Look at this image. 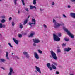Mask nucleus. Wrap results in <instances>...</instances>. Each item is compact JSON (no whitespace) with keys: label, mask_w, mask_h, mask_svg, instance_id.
<instances>
[{"label":"nucleus","mask_w":75,"mask_h":75,"mask_svg":"<svg viewBox=\"0 0 75 75\" xmlns=\"http://www.w3.org/2000/svg\"><path fill=\"white\" fill-rule=\"evenodd\" d=\"M59 68H61V66H59Z\"/></svg>","instance_id":"obj_54"},{"label":"nucleus","mask_w":75,"mask_h":75,"mask_svg":"<svg viewBox=\"0 0 75 75\" xmlns=\"http://www.w3.org/2000/svg\"><path fill=\"white\" fill-rule=\"evenodd\" d=\"M17 0H13L14 4L15 5H17Z\"/></svg>","instance_id":"obj_23"},{"label":"nucleus","mask_w":75,"mask_h":75,"mask_svg":"<svg viewBox=\"0 0 75 75\" xmlns=\"http://www.w3.org/2000/svg\"><path fill=\"white\" fill-rule=\"evenodd\" d=\"M57 48H59V47H58Z\"/></svg>","instance_id":"obj_59"},{"label":"nucleus","mask_w":75,"mask_h":75,"mask_svg":"<svg viewBox=\"0 0 75 75\" xmlns=\"http://www.w3.org/2000/svg\"><path fill=\"white\" fill-rule=\"evenodd\" d=\"M63 16L65 18H66V17H67V16H65V14H63Z\"/></svg>","instance_id":"obj_46"},{"label":"nucleus","mask_w":75,"mask_h":75,"mask_svg":"<svg viewBox=\"0 0 75 75\" xmlns=\"http://www.w3.org/2000/svg\"><path fill=\"white\" fill-rule=\"evenodd\" d=\"M2 27H3V28H5V25H2Z\"/></svg>","instance_id":"obj_49"},{"label":"nucleus","mask_w":75,"mask_h":75,"mask_svg":"<svg viewBox=\"0 0 75 75\" xmlns=\"http://www.w3.org/2000/svg\"><path fill=\"white\" fill-rule=\"evenodd\" d=\"M10 72L8 74V75H12V73H14V72H13V70L11 67H10L9 69Z\"/></svg>","instance_id":"obj_8"},{"label":"nucleus","mask_w":75,"mask_h":75,"mask_svg":"<svg viewBox=\"0 0 75 75\" xmlns=\"http://www.w3.org/2000/svg\"><path fill=\"white\" fill-rule=\"evenodd\" d=\"M53 22L54 24V27L55 28H58V27H59L62 25L61 24L56 22V21H55L54 19H53Z\"/></svg>","instance_id":"obj_2"},{"label":"nucleus","mask_w":75,"mask_h":75,"mask_svg":"<svg viewBox=\"0 0 75 75\" xmlns=\"http://www.w3.org/2000/svg\"><path fill=\"white\" fill-rule=\"evenodd\" d=\"M8 52H6V59H8V60H9V59H9V58H8Z\"/></svg>","instance_id":"obj_18"},{"label":"nucleus","mask_w":75,"mask_h":75,"mask_svg":"<svg viewBox=\"0 0 75 75\" xmlns=\"http://www.w3.org/2000/svg\"><path fill=\"white\" fill-rule=\"evenodd\" d=\"M8 44L10 47H11V48H13V46L11 45V43H8Z\"/></svg>","instance_id":"obj_35"},{"label":"nucleus","mask_w":75,"mask_h":75,"mask_svg":"<svg viewBox=\"0 0 75 75\" xmlns=\"http://www.w3.org/2000/svg\"><path fill=\"white\" fill-rule=\"evenodd\" d=\"M50 52L51 54V55H50V58L52 57V58L55 60H57V59H58V58H57V57L55 53L53 51H50Z\"/></svg>","instance_id":"obj_1"},{"label":"nucleus","mask_w":75,"mask_h":75,"mask_svg":"<svg viewBox=\"0 0 75 75\" xmlns=\"http://www.w3.org/2000/svg\"><path fill=\"white\" fill-rule=\"evenodd\" d=\"M27 23V19L25 20V21L23 23V25H25V24Z\"/></svg>","instance_id":"obj_26"},{"label":"nucleus","mask_w":75,"mask_h":75,"mask_svg":"<svg viewBox=\"0 0 75 75\" xmlns=\"http://www.w3.org/2000/svg\"><path fill=\"white\" fill-rule=\"evenodd\" d=\"M30 25V26L31 27H33V25Z\"/></svg>","instance_id":"obj_55"},{"label":"nucleus","mask_w":75,"mask_h":75,"mask_svg":"<svg viewBox=\"0 0 75 75\" xmlns=\"http://www.w3.org/2000/svg\"><path fill=\"white\" fill-rule=\"evenodd\" d=\"M47 67L48 68L50 69V71H52V68L51 67H50V66H51V64H50V63H48L47 64Z\"/></svg>","instance_id":"obj_10"},{"label":"nucleus","mask_w":75,"mask_h":75,"mask_svg":"<svg viewBox=\"0 0 75 75\" xmlns=\"http://www.w3.org/2000/svg\"><path fill=\"white\" fill-rule=\"evenodd\" d=\"M70 75H74V74H70Z\"/></svg>","instance_id":"obj_56"},{"label":"nucleus","mask_w":75,"mask_h":75,"mask_svg":"<svg viewBox=\"0 0 75 75\" xmlns=\"http://www.w3.org/2000/svg\"><path fill=\"white\" fill-rule=\"evenodd\" d=\"M0 21L1 23H5L6 21L4 19H3L2 20H1Z\"/></svg>","instance_id":"obj_24"},{"label":"nucleus","mask_w":75,"mask_h":75,"mask_svg":"<svg viewBox=\"0 0 75 75\" xmlns=\"http://www.w3.org/2000/svg\"><path fill=\"white\" fill-rule=\"evenodd\" d=\"M63 28L64 29L65 31L67 33L68 35L70 36V37H71L72 38H74V35L73 34H71V32H70L69 31H68V30L66 28Z\"/></svg>","instance_id":"obj_3"},{"label":"nucleus","mask_w":75,"mask_h":75,"mask_svg":"<svg viewBox=\"0 0 75 75\" xmlns=\"http://www.w3.org/2000/svg\"><path fill=\"white\" fill-rule=\"evenodd\" d=\"M35 72H36L37 73V71H35Z\"/></svg>","instance_id":"obj_58"},{"label":"nucleus","mask_w":75,"mask_h":75,"mask_svg":"<svg viewBox=\"0 0 75 75\" xmlns=\"http://www.w3.org/2000/svg\"><path fill=\"white\" fill-rule=\"evenodd\" d=\"M43 26L45 28H47V25H45V24H44L43 25Z\"/></svg>","instance_id":"obj_41"},{"label":"nucleus","mask_w":75,"mask_h":75,"mask_svg":"<svg viewBox=\"0 0 75 75\" xmlns=\"http://www.w3.org/2000/svg\"><path fill=\"white\" fill-rule=\"evenodd\" d=\"M38 51L40 54H42V52L41 50H38Z\"/></svg>","instance_id":"obj_29"},{"label":"nucleus","mask_w":75,"mask_h":75,"mask_svg":"<svg viewBox=\"0 0 75 75\" xmlns=\"http://www.w3.org/2000/svg\"><path fill=\"white\" fill-rule=\"evenodd\" d=\"M12 26H14V22H12Z\"/></svg>","instance_id":"obj_39"},{"label":"nucleus","mask_w":75,"mask_h":75,"mask_svg":"<svg viewBox=\"0 0 75 75\" xmlns=\"http://www.w3.org/2000/svg\"><path fill=\"white\" fill-rule=\"evenodd\" d=\"M51 67L52 69H57V67H56V66L53 64H52L51 65Z\"/></svg>","instance_id":"obj_17"},{"label":"nucleus","mask_w":75,"mask_h":75,"mask_svg":"<svg viewBox=\"0 0 75 75\" xmlns=\"http://www.w3.org/2000/svg\"><path fill=\"white\" fill-rule=\"evenodd\" d=\"M1 1V0H0V1Z\"/></svg>","instance_id":"obj_60"},{"label":"nucleus","mask_w":75,"mask_h":75,"mask_svg":"<svg viewBox=\"0 0 75 75\" xmlns=\"http://www.w3.org/2000/svg\"><path fill=\"white\" fill-rule=\"evenodd\" d=\"M6 61V60L3 59H0V62H4Z\"/></svg>","instance_id":"obj_20"},{"label":"nucleus","mask_w":75,"mask_h":75,"mask_svg":"<svg viewBox=\"0 0 75 75\" xmlns=\"http://www.w3.org/2000/svg\"><path fill=\"white\" fill-rule=\"evenodd\" d=\"M30 17V15H29L28 16V18H29Z\"/></svg>","instance_id":"obj_52"},{"label":"nucleus","mask_w":75,"mask_h":75,"mask_svg":"<svg viewBox=\"0 0 75 75\" xmlns=\"http://www.w3.org/2000/svg\"><path fill=\"white\" fill-rule=\"evenodd\" d=\"M24 0H21L22 2L23 3V4L24 5H24H25V3H24Z\"/></svg>","instance_id":"obj_36"},{"label":"nucleus","mask_w":75,"mask_h":75,"mask_svg":"<svg viewBox=\"0 0 75 75\" xmlns=\"http://www.w3.org/2000/svg\"><path fill=\"white\" fill-rule=\"evenodd\" d=\"M58 36L59 37H61V33H59L58 34Z\"/></svg>","instance_id":"obj_38"},{"label":"nucleus","mask_w":75,"mask_h":75,"mask_svg":"<svg viewBox=\"0 0 75 75\" xmlns=\"http://www.w3.org/2000/svg\"><path fill=\"white\" fill-rule=\"evenodd\" d=\"M34 55L35 58H36V59H39V56H38V54L36 53V52L34 53Z\"/></svg>","instance_id":"obj_11"},{"label":"nucleus","mask_w":75,"mask_h":75,"mask_svg":"<svg viewBox=\"0 0 75 75\" xmlns=\"http://www.w3.org/2000/svg\"><path fill=\"white\" fill-rule=\"evenodd\" d=\"M32 23H31V22H30L29 23V25H31L32 24H34V25H35L36 24V21L35 20V19H32Z\"/></svg>","instance_id":"obj_5"},{"label":"nucleus","mask_w":75,"mask_h":75,"mask_svg":"<svg viewBox=\"0 0 75 75\" xmlns=\"http://www.w3.org/2000/svg\"><path fill=\"white\" fill-rule=\"evenodd\" d=\"M35 67L36 68V69L37 71L38 72H39V73H40V74H41V69H40V68L38 67L37 66H35Z\"/></svg>","instance_id":"obj_12"},{"label":"nucleus","mask_w":75,"mask_h":75,"mask_svg":"<svg viewBox=\"0 0 75 75\" xmlns=\"http://www.w3.org/2000/svg\"><path fill=\"white\" fill-rule=\"evenodd\" d=\"M14 54V53H12V55H13Z\"/></svg>","instance_id":"obj_57"},{"label":"nucleus","mask_w":75,"mask_h":75,"mask_svg":"<svg viewBox=\"0 0 75 75\" xmlns=\"http://www.w3.org/2000/svg\"><path fill=\"white\" fill-rule=\"evenodd\" d=\"M15 58H17L18 59H20V58L18 57H17V56H15Z\"/></svg>","instance_id":"obj_44"},{"label":"nucleus","mask_w":75,"mask_h":75,"mask_svg":"<svg viewBox=\"0 0 75 75\" xmlns=\"http://www.w3.org/2000/svg\"><path fill=\"white\" fill-rule=\"evenodd\" d=\"M22 35H26L27 34V33H22Z\"/></svg>","instance_id":"obj_40"},{"label":"nucleus","mask_w":75,"mask_h":75,"mask_svg":"<svg viewBox=\"0 0 75 75\" xmlns=\"http://www.w3.org/2000/svg\"><path fill=\"white\" fill-rule=\"evenodd\" d=\"M71 1L72 2H75V0H71Z\"/></svg>","instance_id":"obj_45"},{"label":"nucleus","mask_w":75,"mask_h":75,"mask_svg":"<svg viewBox=\"0 0 75 75\" xmlns=\"http://www.w3.org/2000/svg\"><path fill=\"white\" fill-rule=\"evenodd\" d=\"M31 33L30 34V35L28 36V37H33V36L35 35V32L33 31H31Z\"/></svg>","instance_id":"obj_7"},{"label":"nucleus","mask_w":75,"mask_h":75,"mask_svg":"<svg viewBox=\"0 0 75 75\" xmlns=\"http://www.w3.org/2000/svg\"><path fill=\"white\" fill-rule=\"evenodd\" d=\"M30 9H33V8H35V9H37V8L35 6H30Z\"/></svg>","instance_id":"obj_19"},{"label":"nucleus","mask_w":75,"mask_h":75,"mask_svg":"<svg viewBox=\"0 0 75 75\" xmlns=\"http://www.w3.org/2000/svg\"><path fill=\"white\" fill-rule=\"evenodd\" d=\"M3 27V24L1 23H0V28H1Z\"/></svg>","instance_id":"obj_31"},{"label":"nucleus","mask_w":75,"mask_h":75,"mask_svg":"<svg viewBox=\"0 0 75 75\" xmlns=\"http://www.w3.org/2000/svg\"><path fill=\"white\" fill-rule=\"evenodd\" d=\"M68 7L69 8H71V6H69V5H68Z\"/></svg>","instance_id":"obj_50"},{"label":"nucleus","mask_w":75,"mask_h":75,"mask_svg":"<svg viewBox=\"0 0 75 75\" xmlns=\"http://www.w3.org/2000/svg\"><path fill=\"white\" fill-rule=\"evenodd\" d=\"M53 65H55L56 66H57L58 65V64L57 63H55V62H53Z\"/></svg>","instance_id":"obj_27"},{"label":"nucleus","mask_w":75,"mask_h":75,"mask_svg":"<svg viewBox=\"0 0 75 75\" xmlns=\"http://www.w3.org/2000/svg\"><path fill=\"white\" fill-rule=\"evenodd\" d=\"M33 42H34V43H39L40 42V41L39 39L38 38H35L34 39H33Z\"/></svg>","instance_id":"obj_6"},{"label":"nucleus","mask_w":75,"mask_h":75,"mask_svg":"<svg viewBox=\"0 0 75 75\" xmlns=\"http://www.w3.org/2000/svg\"><path fill=\"white\" fill-rule=\"evenodd\" d=\"M71 50V48L68 47V48H65L64 49V51H67V52H68Z\"/></svg>","instance_id":"obj_15"},{"label":"nucleus","mask_w":75,"mask_h":75,"mask_svg":"<svg viewBox=\"0 0 75 75\" xmlns=\"http://www.w3.org/2000/svg\"><path fill=\"white\" fill-rule=\"evenodd\" d=\"M64 40H65V41H69V39H67V38H65L64 39Z\"/></svg>","instance_id":"obj_32"},{"label":"nucleus","mask_w":75,"mask_h":75,"mask_svg":"<svg viewBox=\"0 0 75 75\" xmlns=\"http://www.w3.org/2000/svg\"><path fill=\"white\" fill-rule=\"evenodd\" d=\"M59 74V73L58 71H56V74Z\"/></svg>","instance_id":"obj_47"},{"label":"nucleus","mask_w":75,"mask_h":75,"mask_svg":"<svg viewBox=\"0 0 75 75\" xmlns=\"http://www.w3.org/2000/svg\"><path fill=\"white\" fill-rule=\"evenodd\" d=\"M40 11H43V9H42L41 8H40Z\"/></svg>","instance_id":"obj_53"},{"label":"nucleus","mask_w":75,"mask_h":75,"mask_svg":"<svg viewBox=\"0 0 75 75\" xmlns=\"http://www.w3.org/2000/svg\"><path fill=\"white\" fill-rule=\"evenodd\" d=\"M19 28H20L21 29H22V28H23V24L21 23H20Z\"/></svg>","instance_id":"obj_21"},{"label":"nucleus","mask_w":75,"mask_h":75,"mask_svg":"<svg viewBox=\"0 0 75 75\" xmlns=\"http://www.w3.org/2000/svg\"><path fill=\"white\" fill-rule=\"evenodd\" d=\"M1 68H2V69H3V70H6V69H5L3 67H1Z\"/></svg>","instance_id":"obj_48"},{"label":"nucleus","mask_w":75,"mask_h":75,"mask_svg":"<svg viewBox=\"0 0 75 75\" xmlns=\"http://www.w3.org/2000/svg\"><path fill=\"white\" fill-rule=\"evenodd\" d=\"M13 40L14 41V42H15V44H18V41L16 40V39L14 38H13Z\"/></svg>","instance_id":"obj_13"},{"label":"nucleus","mask_w":75,"mask_h":75,"mask_svg":"<svg viewBox=\"0 0 75 75\" xmlns=\"http://www.w3.org/2000/svg\"><path fill=\"white\" fill-rule=\"evenodd\" d=\"M12 20V18L11 17H10L9 18V21H10V20Z\"/></svg>","instance_id":"obj_43"},{"label":"nucleus","mask_w":75,"mask_h":75,"mask_svg":"<svg viewBox=\"0 0 75 75\" xmlns=\"http://www.w3.org/2000/svg\"><path fill=\"white\" fill-rule=\"evenodd\" d=\"M18 14H19L20 13V11L19 10H18Z\"/></svg>","instance_id":"obj_51"},{"label":"nucleus","mask_w":75,"mask_h":75,"mask_svg":"<svg viewBox=\"0 0 75 75\" xmlns=\"http://www.w3.org/2000/svg\"><path fill=\"white\" fill-rule=\"evenodd\" d=\"M54 5H55V3H54V2H53L52 3V5H53V6H54Z\"/></svg>","instance_id":"obj_42"},{"label":"nucleus","mask_w":75,"mask_h":75,"mask_svg":"<svg viewBox=\"0 0 75 75\" xmlns=\"http://www.w3.org/2000/svg\"><path fill=\"white\" fill-rule=\"evenodd\" d=\"M23 53L24 55H25L26 58H30V56H29L28 52H24Z\"/></svg>","instance_id":"obj_9"},{"label":"nucleus","mask_w":75,"mask_h":75,"mask_svg":"<svg viewBox=\"0 0 75 75\" xmlns=\"http://www.w3.org/2000/svg\"><path fill=\"white\" fill-rule=\"evenodd\" d=\"M70 16L74 18H75V13H71L70 14Z\"/></svg>","instance_id":"obj_16"},{"label":"nucleus","mask_w":75,"mask_h":75,"mask_svg":"<svg viewBox=\"0 0 75 75\" xmlns=\"http://www.w3.org/2000/svg\"><path fill=\"white\" fill-rule=\"evenodd\" d=\"M22 35L21 34H19L18 35V37L19 38H21V37H22Z\"/></svg>","instance_id":"obj_28"},{"label":"nucleus","mask_w":75,"mask_h":75,"mask_svg":"<svg viewBox=\"0 0 75 75\" xmlns=\"http://www.w3.org/2000/svg\"><path fill=\"white\" fill-rule=\"evenodd\" d=\"M24 9L25 10H26V11H28V8H24Z\"/></svg>","instance_id":"obj_37"},{"label":"nucleus","mask_w":75,"mask_h":75,"mask_svg":"<svg viewBox=\"0 0 75 75\" xmlns=\"http://www.w3.org/2000/svg\"><path fill=\"white\" fill-rule=\"evenodd\" d=\"M13 40L14 41V42H15V44H18V41L16 40V39L14 38H13Z\"/></svg>","instance_id":"obj_14"},{"label":"nucleus","mask_w":75,"mask_h":75,"mask_svg":"<svg viewBox=\"0 0 75 75\" xmlns=\"http://www.w3.org/2000/svg\"><path fill=\"white\" fill-rule=\"evenodd\" d=\"M57 52H61V50L60 49H58L57 51Z\"/></svg>","instance_id":"obj_33"},{"label":"nucleus","mask_w":75,"mask_h":75,"mask_svg":"<svg viewBox=\"0 0 75 75\" xmlns=\"http://www.w3.org/2000/svg\"><path fill=\"white\" fill-rule=\"evenodd\" d=\"M53 38L54 41H60V38L58 37L55 34H53Z\"/></svg>","instance_id":"obj_4"},{"label":"nucleus","mask_w":75,"mask_h":75,"mask_svg":"<svg viewBox=\"0 0 75 75\" xmlns=\"http://www.w3.org/2000/svg\"><path fill=\"white\" fill-rule=\"evenodd\" d=\"M36 0H33V3L34 5L36 4Z\"/></svg>","instance_id":"obj_25"},{"label":"nucleus","mask_w":75,"mask_h":75,"mask_svg":"<svg viewBox=\"0 0 75 75\" xmlns=\"http://www.w3.org/2000/svg\"><path fill=\"white\" fill-rule=\"evenodd\" d=\"M62 47H65L66 46V44H62Z\"/></svg>","instance_id":"obj_34"},{"label":"nucleus","mask_w":75,"mask_h":75,"mask_svg":"<svg viewBox=\"0 0 75 75\" xmlns=\"http://www.w3.org/2000/svg\"><path fill=\"white\" fill-rule=\"evenodd\" d=\"M37 44L36 43H34L33 44V45L34 47H36L37 46Z\"/></svg>","instance_id":"obj_30"},{"label":"nucleus","mask_w":75,"mask_h":75,"mask_svg":"<svg viewBox=\"0 0 75 75\" xmlns=\"http://www.w3.org/2000/svg\"><path fill=\"white\" fill-rule=\"evenodd\" d=\"M1 18H2V19H5L6 16L4 15L2 16L1 17Z\"/></svg>","instance_id":"obj_22"}]
</instances>
